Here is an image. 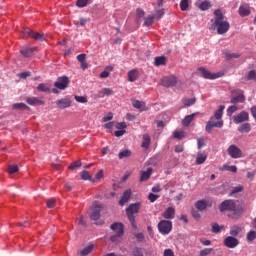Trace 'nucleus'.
<instances>
[{
	"mask_svg": "<svg viewBox=\"0 0 256 256\" xmlns=\"http://www.w3.org/2000/svg\"><path fill=\"white\" fill-rule=\"evenodd\" d=\"M197 99L195 98H184L182 100V103L184 105V107H191L192 105H195Z\"/></svg>",
	"mask_w": 256,
	"mask_h": 256,
	"instance_id": "72a5a7b5",
	"label": "nucleus"
},
{
	"mask_svg": "<svg viewBox=\"0 0 256 256\" xmlns=\"http://www.w3.org/2000/svg\"><path fill=\"white\" fill-rule=\"evenodd\" d=\"M241 57V54L238 53H228L226 54L227 61H231V59H239Z\"/></svg>",
	"mask_w": 256,
	"mask_h": 256,
	"instance_id": "de8ad7c7",
	"label": "nucleus"
},
{
	"mask_svg": "<svg viewBox=\"0 0 256 256\" xmlns=\"http://www.w3.org/2000/svg\"><path fill=\"white\" fill-rule=\"evenodd\" d=\"M195 209L198 211H205L208 207H213V200L211 199H200L194 204Z\"/></svg>",
	"mask_w": 256,
	"mask_h": 256,
	"instance_id": "6e6552de",
	"label": "nucleus"
},
{
	"mask_svg": "<svg viewBox=\"0 0 256 256\" xmlns=\"http://www.w3.org/2000/svg\"><path fill=\"white\" fill-rule=\"evenodd\" d=\"M99 97H110V95H115V92L111 88H103L99 93Z\"/></svg>",
	"mask_w": 256,
	"mask_h": 256,
	"instance_id": "bb28decb",
	"label": "nucleus"
},
{
	"mask_svg": "<svg viewBox=\"0 0 256 256\" xmlns=\"http://www.w3.org/2000/svg\"><path fill=\"white\" fill-rule=\"evenodd\" d=\"M191 216L195 221H201V213H199V210L197 208H192L191 210Z\"/></svg>",
	"mask_w": 256,
	"mask_h": 256,
	"instance_id": "4c0bfd02",
	"label": "nucleus"
},
{
	"mask_svg": "<svg viewBox=\"0 0 256 256\" xmlns=\"http://www.w3.org/2000/svg\"><path fill=\"white\" fill-rule=\"evenodd\" d=\"M172 229H173V222L169 220H161L158 223V230L162 235H169Z\"/></svg>",
	"mask_w": 256,
	"mask_h": 256,
	"instance_id": "39448f33",
	"label": "nucleus"
},
{
	"mask_svg": "<svg viewBox=\"0 0 256 256\" xmlns=\"http://www.w3.org/2000/svg\"><path fill=\"white\" fill-rule=\"evenodd\" d=\"M227 153L231 159H241V157H243V150H241V148L235 144H231L228 147Z\"/></svg>",
	"mask_w": 256,
	"mask_h": 256,
	"instance_id": "423d86ee",
	"label": "nucleus"
},
{
	"mask_svg": "<svg viewBox=\"0 0 256 256\" xmlns=\"http://www.w3.org/2000/svg\"><path fill=\"white\" fill-rule=\"evenodd\" d=\"M197 115H199V113H193L191 115L186 116L182 120L183 127H189V125H191V123H193V121L195 120V117H197Z\"/></svg>",
	"mask_w": 256,
	"mask_h": 256,
	"instance_id": "4be33fe9",
	"label": "nucleus"
},
{
	"mask_svg": "<svg viewBox=\"0 0 256 256\" xmlns=\"http://www.w3.org/2000/svg\"><path fill=\"white\" fill-rule=\"evenodd\" d=\"M178 79L175 75H170V76H164L161 79V84L163 87H175L178 83Z\"/></svg>",
	"mask_w": 256,
	"mask_h": 256,
	"instance_id": "9d476101",
	"label": "nucleus"
},
{
	"mask_svg": "<svg viewBox=\"0 0 256 256\" xmlns=\"http://www.w3.org/2000/svg\"><path fill=\"white\" fill-rule=\"evenodd\" d=\"M81 179L83 181H91V175L89 174V172L87 170H83L81 172Z\"/></svg>",
	"mask_w": 256,
	"mask_h": 256,
	"instance_id": "37998d69",
	"label": "nucleus"
},
{
	"mask_svg": "<svg viewBox=\"0 0 256 256\" xmlns=\"http://www.w3.org/2000/svg\"><path fill=\"white\" fill-rule=\"evenodd\" d=\"M139 209H141V204L140 203H134L130 204L126 208V215L132 225V227H136L135 225V214L139 213Z\"/></svg>",
	"mask_w": 256,
	"mask_h": 256,
	"instance_id": "20e7f679",
	"label": "nucleus"
},
{
	"mask_svg": "<svg viewBox=\"0 0 256 256\" xmlns=\"http://www.w3.org/2000/svg\"><path fill=\"white\" fill-rule=\"evenodd\" d=\"M12 109L14 111H27L29 110V106H27L25 103L21 102V103H14L12 105Z\"/></svg>",
	"mask_w": 256,
	"mask_h": 256,
	"instance_id": "a878e982",
	"label": "nucleus"
},
{
	"mask_svg": "<svg viewBox=\"0 0 256 256\" xmlns=\"http://www.w3.org/2000/svg\"><path fill=\"white\" fill-rule=\"evenodd\" d=\"M230 103H232V105H237V103H245V95L243 93L237 94L235 90H233Z\"/></svg>",
	"mask_w": 256,
	"mask_h": 256,
	"instance_id": "4468645a",
	"label": "nucleus"
},
{
	"mask_svg": "<svg viewBox=\"0 0 256 256\" xmlns=\"http://www.w3.org/2000/svg\"><path fill=\"white\" fill-rule=\"evenodd\" d=\"M173 137L174 139H183V137H185V132L184 131H175L173 133Z\"/></svg>",
	"mask_w": 256,
	"mask_h": 256,
	"instance_id": "864d4df0",
	"label": "nucleus"
},
{
	"mask_svg": "<svg viewBox=\"0 0 256 256\" xmlns=\"http://www.w3.org/2000/svg\"><path fill=\"white\" fill-rule=\"evenodd\" d=\"M38 91L42 92V93H47L49 92V87L45 86V84H39L37 86Z\"/></svg>",
	"mask_w": 256,
	"mask_h": 256,
	"instance_id": "4d7b16f0",
	"label": "nucleus"
},
{
	"mask_svg": "<svg viewBox=\"0 0 256 256\" xmlns=\"http://www.w3.org/2000/svg\"><path fill=\"white\" fill-rule=\"evenodd\" d=\"M241 191H243V186L238 185L232 189L231 194L235 195V193H241Z\"/></svg>",
	"mask_w": 256,
	"mask_h": 256,
	"instance_id": "0e129e2a",
	"label": "nucleus"
},
{
	"mask_svg": "<svg viewBox=\"0 0 256 256\" xmlns=\"http://www.w3.org/2000/svg\"><path fill=\"white\" fill-rule=\"evenodd\" d=\"M180 9L181 11H187L189 9V0H181Z\"/></svg>",
	"mask_w": 256,
	"mask_h": 256,
	"instance_id": "79ce46f5",
	"label": "nucleus"
},
{
	"mask_svg": "<svg viewBox=\"0 0 256 256\" xmlns=\"http://www.w3.org/2000/svg\"><path fill=\"white\" fill-rule=\"evenodd\" d=\"M81 161L72 162L71 165L68 167V169H71L72 171L75 169H79L81 167Z\"/></svg>",
	"mask_w": 256,
	"mask_h": 256,
	"instance_id": "603ef678",
	"label": "nucleus"
},
{
	"mask_svg": "<svg viewBox=\"0 0 256 256\" xmlns=\"http://www.w3.org/2000/svg\"><path fill=\"white\" fill-rule=\"evenodd\" d=\"M214 20L212 21V29H216L218 35H225L229 31L231 25L225 20V15L220 9L214 11Z\"/></svg>",
	"mask_w": 256,
	"mask_h": 256,
	"instance_id": "f257e3e1",
	"label": "nucleus"
},
{
	"mask_svg": "<svg viewBox=\"0 0 256 256\" xmlns=\"http://www.w3.org/2000/svg\"><path fill=\"white\" fill-rule=\"evenodd\" d=\"M116 129L125 131L127 129V124L125 122L116 123Z\"/></svg>",
	"mask_w": 256,
	"mask_h": 256,
	"instance_id": "bf43d9fd",
	"label": "nucleus"
},
{
	"mask_svg": "<svg viewBox=\"0 0 256 256\" xmlns=\"http://www.w3.org/2000/svg\"><path fill=\"white\" fill-rule=\"evenodd\" d=\"M131 155V150H123L118 154V157L119 159H128V157H131Z\"/></svg>",
	"mask_w": 256,
	"mask_h": 256,
	"instance_id": "58836bf2",
	"label": "nucleus"
},
{
	"mask_svg": "<svg viewBox=\"0 0 256 256\" xmlns=\"http://www.w3.org/2000/svg\"><path fill=\"white\" fill-rule=\"evenodd\" d=\"M239 110V107H237L236 104L232 105V106H229L228 109H227V115L228 117H231V115H233V113H235L236 111Z\"/></svg>",
	"mask_w": 256,
	"mask_h": 256,
	"instance_id": "ea45409f",
	"label": "nucleus"
},
{
	"mask_svg": "<svg viewBox=\"0 0 256 256\" xmlns=\"http://www.w3.org/2000/svg\"><path fill=\"white\" fill-rule=\"evenodd\" d=\"M255 239H256V231L251 230L250 232H248L247 241H255Z\"/></svg>",
	"mask_w": 256,
	"mask_h": 256,
	"instance_id": "8fccbe9b",
	"label": "nucleus"
},
{
	"mask_svg": "<svg viewBox=\"0 0 256 256\" xmlns=\"http://www.w3.org/2000/svg\"><path fill=\"white\" fill-rule=\"evenodd\" d=\"M71 98L66 97V98H62L60 100L56 101V106L58 107V109H69V107H71Z\"/></svg>",
	"mask_w": 256,
	"mask_h": 256,
	"instance_id": "2eb2a0df",
	"label": "nucleus"
},
{
	"mask_svg": "<svg viewBox=\"0 0 256 256\" xmlns=\"http://www.w3.org/2000/svg\"><path fill=\"white\" fill-rule=\"evenodd\" d=\"M162 217L164 219H175V208L173 207H168L163 213Z\"/></svg>",
	"mask_w": 256,
	"mask_h": 256,
	"instance_id": "aec40b11",
	"label": "nucleus"
},
{
	"mask_svg": "<svg viewBox=\"0 0 256 256\" xmlns=\"http://www.w3.org/2000/svg\"><path fill=\"white\" fill-rule=\"evenodd\" d=\"M163 15H165V10L161 9L156 11L155 15H152V17H154V19H156V21H159V19H161L163 17Z\"/></svg>",
	"mask_w": 256,
	"mask_h": 256,
	"instance_id": "a18cd8bd",
	"label": "nucleus"
},
{
	"mask_svg": "<svg viewBox=\"0 0 256 256\" xmlns=\"http://www.w3.org/2000/svg\"><path fill=\"white\" fill-rule=\"evenodd\" d=\"M133 256H145V250L141 247H135L132 251Z\"/></svg>",
	"mask_w": 256,
	"mask_h": 256,
	"instance_id": "e433bc0d",
	"label": "nucleus"
},
{
	"mask_svg": "<svg viewBox=\"0 0 256 256\" xmlns=\"http://www.w3.org/2000/svg\"><path fill=\"white\" fill-rule=\"evenodd\" d=\"M239 133H249L251 131L250 123H243L238 127Z\"/></svg>",
	"mask_w": 256,
	"mask_h": 256,
	"instance_id": "473e14b6",
	"label": "nucleus"
},
{
	"mask_svg": "<svg viewBox=\"0 0 256 256\" xmlns=\"http://www.w3.org/2000/svg\"><path fill=\"white\" fill-rule=\"evenodd\" d=\"M132 105L133 107H135V109H138L139 111H147V106L143 101L134 100Z\"/></svg>",
	"mask_w": 256,
	"mask_h": 256,
	"instance_id": "393cba45",
	"label": "nucleus"
},
{
	"mask_svg": "<svg viewBox=\"0 0 256 256\" xmlns=\"http://www.w3.org/2000/svg\"><path fill=\"white\" fill-rule=\"evenodd\" d=\"M138 77H139V71H137L136 69L128 72V81H130V83L137 81Z\"/></svg>",
	"mask_w": 256,
	"mask_h": 256,
	"instance_id": "c756f323",
	"label": "nucleus"
},
{
	"mask_svg": "<svg viewBox=\"0 0 256 256\" xmlns=\"http://www.w3.org/2000/svg\"><path fill=\"white\" fill-rule=\"evenodd\" d=\"M247 80L248 81H255L256 80V72L255 70H251L247 74Z\"/></svg>",
	"mask_w": 256,
	"mask_h": 256,
	"instance_id": "3c124183",
	"label": "nucleus"
},
{
	"mask_svg": "<svg viewBox=\"0 0 256 256\" xmlns=\"http://www.w3.org/2000/svg\"><path fill=\"white\" fill-rule=\"evenodd\" d=\"M213 253V248H204L203 250L200 251V256H208Z\"/></svg>",
	"mask_w": 256,
	"mask_h": 256,
	"instance_id": "09e8293b",
	"label": "nucleus"
},
{
	"mask_svg": "<svg viewBox=\"0 0 256 256\" xmlns=\"http://www.w3.org/2000/svg\"><path fill=\"white\" fill-rule=\"evenodd\" d=\"M224 246L227 247L228 249H235L237 245H239V240L233 236H227L224 239Z\"/></svg>",
	"mask_w": 256,
	"mask_h": 256,
	"instance_id": "ddd939ff",
	"label": "nucleus"
},
{
	"mask_svg": "<svg viewBox=\"0 0 256 256\" xmlns=\"http://www.w3.org/2000/svg\"><path fill=\"white\" fill-rule=\"evenodd\" d=\"M207 161V154L199 152L196 157V165H203Z\"/></svg>",
	"mask_w": 256,
	"mask_h": 256,
	"instance_id": "2f4dec72",
	"label": "nucleus"
},
{
	"mask_svg": "<svg viewBox=\"0 0 256 256\" xmlns=\"http://www.w3.org/2000/svg\"><path fill=\"white\" fill-rule=\"evenodd\" d=\"M148 165H152V167H157L159 165V157L154 156L148 160Z\"/></svg>",
	"mask_w": 256,
	"mask_h": 256,
	"instance_id": "a19ab883",
	"label": "nucleus"
},
{
	"mask_svg": "<svg viewBox=\"0 0 256 256\" xmlns=\"http://www.w3.org/2000/svg\"><path fill=\"white\" fill-rule=\"evenodd\" d=\"M69 83H71L69 77L61 76L58 77L57 81L54 83V87H56V89H60V91H65V89L69 87Z\"/></svg>",
	"mask_w": 256,
	"mask_h": 256,
	"instance_id": "0eeeda50",
	"label": "nucleus"
},
{
	"mask_svg": "<svg viewBox=\"0 0 256 256\" xmlns=\"http://www.w3.org/2000/svg\"><path fill=\"white\" fill-rule=\"evenodd\" d=\"M87 23H89V18H80L78 25H80V27H85V25H87Z\"/></svg>",
	"mask_w": 256,
	"mask_h": 256,
	"instance_id": "69168bd1",
	"label": "nucleus"
},
{
	"mask_svg": "<svg viewBox=\"0 0 256 256\" xmlns=\"http://www.w3.org/2000/svg\"><path fill=\"white\" fill-rule=\"evenodd\" d=\"M88 3H89V0H77L76 5L77 7L83 8V7H87Z\"/></svg>",
	"mask_w": 256,
	"mask_h": 256,
	"instance_id": "13d9d810",
	"label": "nucleus"
},
{
	"mask_svg": "<svg viewBox=\"0 0 256 256\" xmlns=\"http://www.w3.org/2000/svg\"><path fill=\"white\" fill-rule=\"evenodd\" d=\"M148 199H149L150 203H155L156 199H159V195L150 193L148 195Z\"/></svg>",
	"mask_w": 256,
	"mask_h": 256,
	"instance_id": "e2e57ef3",
	"label": "nucleus"
},
{
	"mask_svg": "<svg viewBox=\"0 0 256 256\" xmlns=\"http://www.w3.org/2000/svg\"><path fill=\"white\" fill-rule=\"evenodd\" d=\"M149 145H151V136L144 134L141 147L142 149H149Z\"/></svg>",
	"mask_w": 256,
	"mask_h": 256,
	"instance_id": "cd10ccee",
	"label": "nucleus"
},
{
	"mask_svg": "<svg viewBox=\"0 0 256 256\" xmlns=\"http://www.w3.org/2000/svg\"><path fill=\"white\" fill-rule=\"evenodd\" d=\"M26 103L28 105H32V106L43 105L44 104L43 100L39 97H27L26 98Z\"/></svg>",
	"mask_w": 256,
	"mask_h": 256,
	"instance_id": "5701e85b",
	"label": "nucleus"
},
{
	"mask_svg": "<svg viewBox=\"0 0 256 256\" xmlns=\"http://www.w3.org/2000/svg\"><path fill=\"white\" fill-rule=\"evenodd\" d=\"M230 235H231V237H237V235H239V227L234 226V227L230 230Z\"/></svg>",
	"mask_w": 256,
	"mask_h": 256,
	"instance_id": "052dcab7",
	"label": "nucleus"
},
{
	"mask_svg": "<svg viewBox=\"0 0 256 256\" xmlns=\"http://www.w3.org/2000/svg\"><path fill=\"white\" fill-rule=\"evenodd\" d=\"M233 121L236 125L247 123V121H249V112L241 111L240 113L233 116Z\"/></svg>",
	"mask_w": 256,
	"mask_h": 256,
	"instance_id": "9b49d317",
	"label": "nucleus"
},
{
	"mask_svg": "<svg viewBox=\"0 0 256 256\" xmlns=\"http://www.w3.org/2000/svg\"><path fill=\"white\" fill-rule=\"evenodd\" d=\"M238 13L240 17H249L251 15V10L249 9V5H241L238 9Z\"/></svg>",
	"mask_w": 256,
	"mask_h": 256,
	"instance_id": "6ab92c4d",
	"label": "nucleus"
},
{
	"mask_svg": "<svg viewBox=\"0 0 256 256\" xmlns=\"http://www.w3.org/2000/svg\"><path fill=\"white\" fill-rule=\"evenodd\" d=\"M152 173H153V168H147L146 171H142L141 176H140V183H143L145 181H149Z\"/></svg>",
	"mask_w": 256,
	"mask_h": 256,
	"instance_id": "412c9836",
	"label": "nucleus"
},
{
	"mask_svg": "<svg viewBox=\"0 0 256 256\" xmlns=\"http://www.w3.org/2000/svg\"><path fill=\"white\" fill-rule=\"evenodd\" d=\"M46 205L48 209H53V207H55V198L48 199Z\"/></svg>",
	"mask_w": 256,
	"mask_h": 256,
	"instance_id": "680f3d73",
	"label": "nucleus"
},
{
	"mask_svg": "<svg viewBox=\"0 0 256 256\" xmlns=\"http://www.w3.org/2000/svg\"><path fill=\"white\" fill-rule=\"evenodd\" d=\"M101 211H103L102 205L92 206L89 214L91 221H99L101 219Z\"/></svg>",
	"mask_w": 256,
	"mask_h": 256,
	"instance_id": "1a4fd4ad",
	"label": "nucleus"
},
{
	"mask_svg": "<svg viewBox=\"0 0 256 256\" xmlns=\"http://www.w3.org/2000/svg\"><path fill=\"white\" fill-rule=\"evenodd\" d=\"M222 170L223 171H230L231 173H237V166H235V165H232V166L224 165Z\"/></svg>",
	"mask_w": 256,
	"mask_h": 256,
	"instance_id": "c03bdc74",
	"label": "nucleus"
},
{
	"mask_svg": "<svg viewBox=\"0 0 256 256\" xmlns=\"http://www.w3.org/2000/svg\"><path fill=\"white\" fill-rule=\"evenodd\" d=\"M19 171V166L18 165H11L8 167V173L10 175H14V173H17Z\"/></svg>",
	"mask_w": 256,
	"mask_h": 256,
	"instance_id": "49530a36",
	"label": "nucleus"
},
{
	"mask_svg": "<svg viewBox=\"0 0 256 256\" xmlns=\"http://www.w3.org/2000/svg\"><path fill=\"white\" fill-rule=\"evenodd\" d=\"M131 195H132L131 189L125 190L119 200V205H121V207H123V205H125V203H129V199H131Z\"/></svg>",
	"mask_w": 256,
	"mask_h": 256,
	"instance_id": "f3484780",
	"label": "nucleus"
},
{
	"mask_svg": "<svg viewBox=\"0 0 256 256\" xmlns=\"http://www.w3.org/2000/svg\"><path fill=\"white\" fill-rule=\"evenodd\" d=\"M221 229H223V226H219L217 223L212 225V233H221Z\"/></svg>",
	"mask_w": 256,
	"mask_h": 256,
	"instance_id": "5fc2aeb1",
	"label": "nucleus"
},
{
	"mask_svg": "<svg viewBox=\"0 0 256 256\" xmlns=\"http://www.w3.org/2000/svg\"><path fill=\"white\" fill-rule=\"evenodd\" d=\"M195 7L200 9V11H209L212 5H211V1L209 0H204V1L198 0L197 2H195Z\"/></svg>",
	"mask_w": 256,
	"mask_h": 256,
	"instance_id": "dca6fc26",
	"label": "nucleus"
},
{
	"mask_svg": "<svg viewBox=\"0 0 256 256\" xmlns=\"http://www.w3.org/2000/svg\"><path fill=\"white\" fill-rule=\"evenodd\" d=\"M110 228L112 229V231H115L116 234L123 235L124 233V228L122 223H119V222L113 223L110 226Z\"/></svg>",
	"mask_w": 256,
	"mask_h": 256,
	"instance_id": "b1692460",
	"label": "nucleus"
},
{
	"mask_svg": "<svg viewBox=\"0 0 256 256\" xmlns=\"http://www.w3.org/2000/svg\"><path fill=\"white\" fill-rule=\"evenodd\" d=\"M153 23H155L154 16L149 15L146 18H144V27H151V25H153Z\"/></svg>",
	"mask_w": 256,
	"mask_h": 256,
	"instance_id": "f704fd0d",
	"label": "nucleus"
},
{
	"mask_svg": "<svg viewBox=\"0 0 256 256\" xmlns=\"http://www.w3.org/2000/svg\"><path fill=\"white\" fill-rule=\"evenodd\" d=\"M223 111H225V105H220L219 109L214 112V116H212L206 124L205 129L207 133H211L214 127L218 129L223 127V120H221L223 117Z\"/></svg>",
	"mask_w": 256,
	"mask_h": 256,
	"instance_id": "7ed1b4c3",
	"label": "nucleus"
},
{
	"mask_svg": "<svg viewBox=\"0 0 256 256\" xmlns=\"http://www.w3.org/2000/svg\"><path fill=\"white\" fill-rule=\"evenodd\" d=\"M32 39L35 41H45V34L39 32H33Z\"/></svg>",
	"mask_w": 256,
	"mask_h": 256,
	"instance_id": "c9c22d12",
	"label": "nucleus"
},
{
	"mask_svg": "<svg viewBox=\"0 0 256 256\" xmlns=\"http://www.w3.org/2000/svg\"><path fill=\"white\" fill-rule=\"evenodd\" d=\"M35 51H37V48H31V47H25V46L20 49V53L21 55H23V57H32Z\"/></svg>",
	"mask_w": 256,
	"mask_h": 256,
	"instance_id": "a211bd4d",
	"label": "nucleus"
},
{
	"mask_svg": "<svg viewBox=\"0 0 256 256\" xmlns=\"http://www.w3.org/2000/svg\"><path fill=\"white\" fill-rule=\"evenodd\" d=\"M163 256H175V252H173L171 249L164 250Z\"/></svg>",
	"mask_w": 256,
	"mask_h": 256,
	"instance_id": "338daca9",
	"label": "nucleus"
},
{
	"mask_svg": "<svg viewBox=\"0 0 256 256\" xmlns=\"http://www.w3.org/2000/svg\"><path fill=\"white\" fill-rule=\"evenodd\" d=\"M250 111H251V115H252L253 119H255V121H256V106H252L250 108Z\"/></svg>",
	"mask_w": 256,
	"mask_h": 256,
	"instance_id": "774afa93",
	"label": "nucleus"
},
{
	"mask_svg": "<svg viewBox=\"0 0 256 256\" xmlns=\"http://www.w3.org/2000/svg\"><path fill=\"white\" fill-rule=\"evenodd\" d=\"M219 210L221 213H224V211H230V213H232V215L230 216L232 219H239V217L243 215L244 208L243 206H237L234 200L229 199L224 200L220 204Z\"/></svg>",
	"mask_w": 256,
	"mask_h": 256,
	"instance_id": "f03ea898",
	"label": "nucleus"
},
{
	"mask_svg": "<svg viewBox=\"0 0 256 256\" xmlns=\"http://www.w3.org/2000/svg\"><path fill=\"white\" fill-rule=\"evenodd\" d=\"M93 249H95V245L90 244L84 247L82 250H80L79 254L80 256H87L93 251Z\"/></svg>",
	"mask_w": 256,
	"mask_h": 256,
	"instance_id": "7c9ffc66",
	"label": "nucleus"
},
{
	"mask_svg": "<svg viewBox=\"0 0 256 256\" xmlns=\"http://www.w3.org/2000/svg\"><path fill=\"white\" fill-rule=\"evenodd\" d=\"M198 71L201 73L204 79L213 80V79H219V77H221L219 73H211L205 67H200Z\"/></svg>",
	"mask_w": 256,
	"mask_h": 256,
	"instance_id": "f8f14e48",
	"label": "nucleus"
},
{
	"mask_svg": "<svg viewBox=\"0 0 256 256\" xmlns=\"http://www.w3.org/2000/svg\"><path fill=\"white\" fill-rule=\"evenodd\" d=\"M75 101L77 103H87V96H74Z\"/></svg>",
	"mask_w": 256,
	"mask_h": 256,
	"instance_id": "6e6d98bb",
	"label": "nucleus"
},
{
	"mask_svg": "<svg viewBox=\"0 0 256 256\" xmlns=\"http://www.w3.org/2000/svg\"><path fill=\"white\" fill-rule=\"evenodd\" d=\"M167 64V58L165 56H158L154 58V65L156 67H161V65Z\"/></svg>",
	"mask_w": 256,
	"mask_h": 256,
	"instance_id": "c85d7f7f",
	"label": "nucleus"
}]
</instances>
